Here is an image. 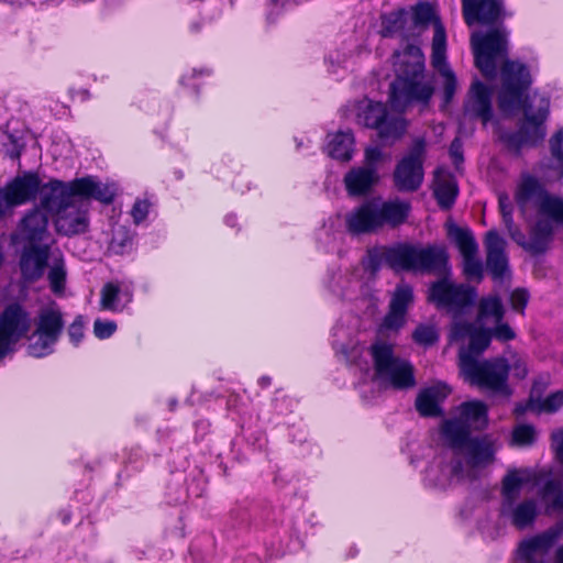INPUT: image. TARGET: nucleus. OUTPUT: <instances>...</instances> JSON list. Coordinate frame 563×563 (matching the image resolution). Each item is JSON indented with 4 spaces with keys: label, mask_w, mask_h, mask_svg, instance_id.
Returning a JSON list of instances; mask_svg holds the SVG:
<instances>
[{
    "label": "nucleus",
    "mask_w": 563,
    "mask_h": 563,
    "mask_svg": "<svg viewBox=\"0 0 563 563\" xmlns=\"http://www.w3.org/2000/svg\"><path fill=\"white\" fill-rule=\"evenodd\" d=\"M385 262L395 271L446 275L450 271L449 254L440 245L421 246L401 243L386 249L383 253Z\"/></svg>",
    "instance_id": "0eeeda50"
},
{
    "label": "nucleus",
    "mask_w": 563,
    "mask_h": 563,
    "mask_svg": "<svg viewBox=\"0 0 563 563\" xmlns=\"http://www.w3.org/2000/svg\"><path fill=\"white\" fill-rule=\"evenodd\" d=\"M394 67L396 79L390 85L391 107L401 112L411 103L427 106L433 95V86L424 79V55L415 44L395 52Z\"/></svg>",
    "instance_id": "39448f33"
},
{
    "label": "nucleus",
    "mask_w": 563,
    "mask_h": 563,
    "mask_svg": "<svg viewBox=\"0 0 563 563\" xmlns=\"http://www.w3.org/2000/svg\"><path fill=\"white\" fill-rule=\"evenodd\" d=\"M508 32L496 29L487 33H473L471 45L476 67L487 79H494L497 67L501 65V90L498 96L499 108L509 113L523 110V121L519 131L504 136L507 145L518 152L522 146L537 145L547 135L545 121L549 115L548 98L533 95L525 97L531 85V76L526 65L506 59L508 55Z\"/></svg>",
    "instance_id": "f257e3e1"
},
{
    "label": "nucleus",
    "mask_w": 563,
    "mask_h": 563,
    "mask_svg": "<svg viewBox=\"0 0 563 563\" xmlns=\"http://www.w3.org/2000/svg\"><path fill=\"white\" fill-rule=\"evenodd\" d=\"M559 490V485L556 482L550 479L548 481L543 488H542V497L543 498H547L548 496H550L551 494H554V493H558Z\"/></svg>",
    "instance_id": "864d4df0"
},
{
    "label": "nucleus",
    "mask_w": 563,
    "mask_h": 563,
    "mask_svg": "<svg viewBox=\"0 0 563 563\" xmlns=\"http://www.w3.org/2000/svg\"><path fill=\"white\" fill-rule=\"evenodd\" d=\"M150 211V202L147 200H136L131 209V216L134 223L139 224L145 220Z\"/></svg>",
    "instance_id": "49530a36"
},
{
    "label": "nucleus",
    "mask_w": 563,
    "mask_h": 563,
    "mask_svg": "<svg viewBox=\"0 0 563 563\" xmlns=\"http://www.w3.org/2000/svg\"><path fill=\"white\" fill-rule=\"evenodd\" d=\"M509 369L511 368L512 372H514V375L517 377V378H525L527 373H528V369H527V366H526V363L518 358L511 365H509Z\"/></svg>",
    "instance_id": "603ef678"
},
{
    "label": "nucleus",
    "mask_w": 563,
    "mask_h": 563,
    "mask_svg": "<svg viewBox=\"0 0 563 563\" xmlns=\"http://www.w3.org/2000/svg\"><path fill=\"white\" fill-rule=\"evenodd\" d=\"M534 481L533 473L527 468L510 470L501 482V515L510 519L518 529L531 526L538 515V504L534 499L517 503L522 487Z\"/></svg>",
    "instance_id": "6e6552de"
},
{
    "label": "nucleus",
    "mask_w": 563,
    "mask_h": 563,
    "mask_svg": "<svg viewBox=\"0 0 563 563\" xmlns=\"http://www.w3.org/2000/svg\"><path fill=\"white\" fill-rule=\"evenodd\" d=\"M450 155L453 159L454 165L459 168V165L463 162L462 155V142L460 139H454L450 146Z\"/></svg>",
    "instance_id": "3c124183"
},
{
    "label": "nucleus",
    "mask_w": 563,
    "mask_h": 563,
    "mask_svg": "<svg viewBox=\"0 0 563 563\" xmlns=\"http://www.w3.org/2000/svg\"><path fill=\"white\" fill-rule=\"evenodd\" d=\"M474 287L454 284L446 278L435 282L430 287L429 299L439 308L446 309L453 316L450 330L451 341L468 339V345L460 350V369L470 384L494 394L510 396L507 384L509 366L505 358L478 362L477 357L489 346L493 338L507 342L516 338L515 331L503 321L492 328H477L473 322H463L461 316L473 307L476 299Z\"/></svg>",
    "instance_id": "f03ea898"
},
{
    "label": "nucleus",
    "mask_w": 563,
    "mask_h": 563,
    "mask_svg": "<svg viewBox=\"0 0 563 563\" xmlns=\"http://www.w3.org/2000/svg\"><path fill=\"white\" fill-rule=\"evenodd\" d=\"M412 338L416 343L428 346L438 340V333L434 327L420 324L416 328Z\"/></svg>",
    "instance_id": "4c0bfd02"
},
{
    "label": "nucleus",
    "mask_w": 563,
    "mask_h": 563,
    "mask_svg": "<svg viewBox=\"0 0 563 563\" xmlns=\"http://www.w3.org/2000/svg\"><path fill=\"white\" fill-rule=\"evenodd\" d=\"M31 328L30 314L16 303L8 306L0 317V358L13 350Z\"/></svg>",
    "instance_id": "4468645a"
},
{
    "label": "nucleus",
    "mask_w": 563,
    "mask_h": 563,
    "mask_svg": "<svg viewBox=\"0 0 563 563\" xmlns=\"http://www.w3.org/2000/svg\"><path fill=\"white\" fill-rule=\"evenodd\" d=\"M48 247L33 246L21 256L20 267L24 279L33 282L38 279L47 265Z\"/></svg>",
    "instance_id": "393cba45"
},
{
    "label": "nucleus",
    "mask_w": 563,
    "mask_h": 563,
    "mask_svg": "<svg viewBox=\"0 0 563 563\" xmlns=\"http://www.w3.org/2000/svg\"><path fill=\"white\" fill-rule=\"evenodd\" d=\"M529 300V294L526 289H515L510 295V305L514 310L523 312Z\"/></svg>",
    "instance_id": "c03bdc74"
},
{
    "label": "nucleus",
    "mask_w": 563,
    "mask_h": 563,
    "mask_svg": "<svg viewBox=\"0 0 563 563\" xmlns=\"http://www.w3.org/2000/svg\"><path fill=\"white\" fill-rule=\"evenodd\" d=\"M115 330L117 323L114 321L97 319L93 323V333L100 340L110 338Z\"/></svg>",
    "instance_id": "a19ab883"
},
{
    "label": "nucleus",
    "mask_w": 563,
    "mask_h": 563,
    "mask_svg": "<svg viewBox=\"0 0 563 563\" xmlns=\"http://www.w3.org/2000/svg\"><path fill=\"white\" fill-rule=\"evenodd\" d=\"M563 405V390L549 395L539 405V410L554 412Z\"/></svg>",
    "instance_id": "79ce46f5"
},
{
    "label": "nucleus",
    "mask_w": 563,
    "mask_h": 563,
    "mask_svg": "<svg viewBox=\"0 0 563 563\" xmlns=\"http://www.w3.org/2000/svg\"><path fill=\"white\" fill-rule=\"evenodd\" d=\"M499 209L501 212L503 221L505 225L511 227L512 220V203L507 194L499 195L498 198Z\"/></svg>",
    "instance_id": "a18cd8bd"
},
{
    "label": "nucleus",
    "mask_w": 563,
    "mask_h": 563,
    "mask_svg": "<svg viewBox=\"0 0 563 563\" xmlns=\"http://www.w3.org/2000/svg\"><path fill=\"white\" fill-rule=\"evenodd\" d=\"M375 376L385 386L407 389L416 384L413 368L409 362L394 354V346L376 340L369 347Z\"/></svg>",
    "instance_id": "1a4fd4ad"
},
{
    "label": "nucleus",
    "mask_w": 563,
    "mask_h": 563,
    "mask_svg": "<svg viewBox=\"0 0 563 563\" xmlns=\"http://www.w3.org/2000/svg\"><path fill=\"white\" fill-rule=\"evenodd\" d=\"M258 383L262 387H267L271 384V378L267 376H263L260 378Z\"/></svg>",
    "instance_id": "6e6d98bb"
},
{
    "label": "nucleus",
    "mask_w": 563,
    "mask_h": 563,
    "mask_svg": "<svg viewBox=\"0 0 563 563\" xmlns=\"http://www.w3.org/2000/svg\"><path fill=\"white\" fill-rule=\"evenodd\" d=\"M552 232L553 228L549 220H539L531 231L527 251L533 254L543 253L551 241Z\"/></svg>",
    "instance_id": "72a5a7b5"
},
{
    "label": "nucleus",
    "mask_w": 563,
    "mask_h": 563,
    "mask_svg": "<svg viewBox=\"0 0 563 563\" xmlns=\"http://www.w3.org/2000/svg\"><path fill=\"white\" fill-rule=\"evenodd\" d=\"M186 77L181 78V84H185Z\"/></svg>",
    "instance_id": "13d9d810"
},
{
    "label": "nucleus",
    "mask_w": 563,
    "mask_h": 563,
    "mask_svg": "<svg viewBox=\"0 0 563 563\" xmlns=\"http://www.w3.org/2000/svg\"><path fill=\"white\" fill-rule=\"evenodd\" d=\"M354 136L349 131H339L328 135L327 153L334 159L347 162L353 156Z\"/></svg>",
    "instance_id": "c756f323"
},
{
    "label": "nucleus",
    "mask_w": 563,
    "mask_h": 563,
    "mask_svg": "<svg viewBox=\"0 0 563 563\" xmlns=\"http://www.w3.org/2000/svg\"><path fill=\"white\" fill-rule=\"evenodd\" d=\"M486 266L494 278H501L508 268V258L505 252L506 241L490 230L485 235Z\"/></svg>",
    "instance_id": "aec40b11"
},
{
    "label": "nucleus",
    "mask_w": 563,
    "mask_h": 563,
    "mask_svg": "<svg viewBox=\"0 0 563 563\" xmlns=\"http://www.w3.org/2000/svg\"><path fill=\"white\" fill-rule=\"evenodd\" d=\"M406 9L413 36L420 35V33L424 31L430 24L433 25L434 33L437 32L438 24L443 26L438 15L435 5L428 1H420L415 5Z\"/></svg>",
    "instance_id": "b1692460"
},
{
    "label": "nucleus",
    "mask_w": 563,
    "mask_h": 563,
    "mask_svg": "<svg viewBox=\"0 0 563 563\" xmlns=\"http://www.w3.org/2000/svg\"><path fill=\"white\" fill-rule=\"evenodd\" d=\"M562 531L563 519L558 526L523 541L518 550L519 559L522 563H545L549 552L561 538Z\"/></svg>",
    "instance_id": "2eb2a0df"
},
{
    "label": "nucleus",
    "mask_w": 563,
    "mask_h": 563,
    "mask_svg": "<svg viewBox=\"0 0 563 563\" xmlns=\"http://www.w3.org/2000/svg\"><path fill=\"white\" fill-rule=\"evenodd\" d=\"M378 179L379 177L376 168L358 166L352 168L344 176V184L351 196H362L367 194Z\"/></svg>",
    "instance_id": "a878e982"
},
{
    "label": "nucleus",
    "mask_w": 563,
    "mask_h": 563,
    "mask_svg": "<svg viewBox=\"0 0 563 563\" xmlns=\"http://www.w3.org/2000/svg\"><path fill=\"white\" fill-rule=\"evenodd\" d=\"M383 151L377 146L367 147L364 154V167L376 168L377 164L384 159Z\"/></svg>",
    "instance_id": "37998d69"
},
{
    "label": "nucleus",
    "mask_w": 563,
    "mask_h": 563,
    "mask_svg": "<svg viewBox=\"0 0 563 563\" xmlns=\"http://www.w3.org/2000/svg\"><path fill=\"white\" fill-rule=\"evenodd\" d=\"M48 218L45 212L34 209L27 213L20 225L23 238L30 242L41 241L46 232Z\"/></svg>",
    "instance_id": "2f4dec72"
},
{
    "label": "nucleus",
    "mask_w": 563,
    "mask_h": 563,
    "mask_svg": "<svg viewBox=\"0 0 563 563\" xmlns=\"http://www.w3.org/2000/svg\"><path fill=\"white\" fill-rule=\"evenodd\" d=\"M552 232L553 228L549 220H539L531 231L527 251L533 254L543 253L551 241Z\"/></svg>",
    "instance_id": "473e14b6"
},
{
    "label": "nucleus",
    "mask_w": 563,
    "mask_h": 563,
    "mask_svg": "<svg viewBox=\"0 0 563 563\" xmlns=\"http://www.w3.org/2000/svg\"><path fill=\"white\" fill-rule=\"evenodd\" d=\"M35 325V331L27 345V353L34 357H43L53 352V346L64 328L63 316L58 307L52 303L41 309Z\"/></svg>",
    "instance_id": "ddd939ff"
},
{
    "label": "nucleus",
    "mask_w": 563,
    "mask_h": 563,
    "mask_svg": "<svg viewBox=\"0 0 563 563\" xmlns=\"http://www.w3.org/2000/svg\"><path fill=\"white\" fill-rule=\"evenodd\" d=\"M493 89L479 80L472 84L470 98L466 104L467 111L479 118L486 124L493 115L492 112Z\"/></svg>",
    "instance_id": "4be33fe9"
},
{
    "label": "nucleus",
    "mask_w": 563,
    "mask_h": 563,
    "mask_svg": "<svg viewBox=\"0 0 563 563\" xmlns=\"http://www.w3.org/2000/svg\"><path fill=\"white\" fill-rule=\"evenodd\" d=\"M117 194L114 184L87 176L70 183L52 180L42 187L41 205L56 213V230L64 235L85 233L89 227V199L109 205Z\"/></svg>",
    "instance_id": "20e7f679"
},
{
    "label": "nucleus",
    "mask_w": 563,
    "mask_h": 563,
    "mask_svg": "<svg viewBox=\"0 0 563 563\" xmlns=\"http://www.w3.org/2000/svg\"><path fill=\"white\" fill-rule=\"evenodd\" d=\"M235 220H236V219H235V217H234V216H227V218H225V222H227V224H229V225H231V227H233V225L235 224Z\"/></svg>",
    "instance_id": "4d7b16f0"
},
{
    "label": "nucleus",
    "mask_w": 563,
    "mask_h": 563,
    "mask_svg": "<svg viewBox=\"0 0 563 563\" xmlns=\"http://www.w3.org/2000/svg\"><path fill=\"white\" fill-rule=\"evenodd\" d=\"M505 308L498 296L483 297L478 302V313L476 319L477 328H486V324H494L503 321Z\"/></svg>",
    "instance_id": "7c9ffc66"
},
{
    "label": "nucleus",
    "mask_w": 563,
    "mask_h": 563,
    "mask_svg": "<svg viewBox=\"0 0 563 563\" xmlns=\"http://www.w3.org/2000/svg\"><path fill=\"white\" fill-rule=\"evenodd\" d=\"M432 66L443 78L444 101L449 103L457 87V80L453 70L446 64V33L444 26L437 25V32L432 38Z\"/></svg>",
    "instance_id": "dca6fc26"
},
{
    "label": "nucleus",
    "mask_w": 563,
    "mask_h": 563,
    "mask_svg": "<svg viewBox=\"0 0 563 563\" xmlns=\"http://www.w3.org/2000/svg\"><path fill=\"white\" fill-rule=\"evenodd\" d=\"M433 194L442 209L451 208L459 194L454 176L444 167L434 170Z\"/></svg>",
    "instance_id": "5701e85b"
},
{
    "label": "nucleus",
    "mask_w": 563,
    "mask_h": 563,
    "mask_svg": "<svg viewBox=\"0 0 563 563\" xmlns=\"http://www.w3.org/2000/svg\"><path fill=\"white\" fill-rule=\"evenodd\" d=\"M412 302V287L405 283L398 284L389 302V311L380 325V331L399 330L405 324L407 310Z\"/></svg>",
    "instance_id": "a211bd4d"
},
{
    "label": "nucleus",
    "mask_w": 563,
    "mask_h": 563,
    "mask_svg": "<svg viewBox=\"0 0 563 563\" xmlns=\"http://www.w3.org/2000/svg\"><path fill=\"white\" fill-rule=\"evenodd\" d=\"M515 200L522 212L533 208L540 216L563 224V198L550 196L536 177L522 175Z\"/></svg>",
    "instance_id": "9d476101"
},
{
    "label": "nucleus",
    "mask_w": 563,
    "mask_h": 563,
    "mask_svg": "<svg viewBox=\"0 0 563 563\" xmlns=\"http://www.w3.org/2000/svg\"><path fill=\"white\" fill-rule=\"evenodd\" d=\"M357 124L375 129L382 139H398L406 130V121L400 115H389L384 103L364 98L354 104Z\"/></svg>",
    "instance_id": "9b49d317"
},
{
    "label": "nucleus",
    "mask_w": 563,
    "mask_h": 563,
    "mask_svg": "<svg viewBox=\"0 0 563 563\" xmlns=\"http://www.w3.org/2000/svg\"><path fill=\"white\" fill-rule=\"evenodd\" d=\"M382 34L383 36L399 35L404 38L413 36L406 8L398 9L383 16Z\"/></svg>",
    "instance_id": "c85d7f7f"
},
{
    "label": "nucleus",
    "mask_w": 563,
    "mask_h": 563,
    "mask_svg": "<svg viewBox=\"0 0 563 563\" xmlns=\"http://www.w3.org/2000/svg\"><path fill=\"white\" fill-rule=\"evenodd\" d=\"M360 286V280L354 273H335L330 280L329 287L331 291L338 296H349L351 290Z\"/></svg>",
    "instance_id": "f704fd0d"
},
{
    "label": "nucleus",
    "mask_w": 563,
    "mask_h": 563,
    "mask_svg": "<svg viewBox=\"0 0 563 563\" xmlns=\"http://www.w3.org/2000/svg\"><path fill=\"white\" fill-rule=\"evenodd\" d=\"M534 428L528 424H520L512 431V441L518 445H530L534 442Z\"/></svg>",
    "instance_id": "ea45409f"
},
{
    "label": "nucleus",
    "mask_w": 563,
    "mask_h": 563,
    "mask_svg": "<svg viewBox=\"0 0 563 563\" xmlns=\"http://www.w3.org/2000/svg\"><path fill=\"white\" fill-rule=\"evenodd\" d=\"M409 202L393 199H372L363 202L345 216L346 229L352 234H366L378 231L385 225L396 228L409 216Z\"/></svg>",
    "instance_id": "423d86ee"
},
{
    "label": "nucleus",
    "mask_w": 563,
    "mask_h": 563,
    "mask_svg": "<svg viewBox=\"0 0 563 563\" xmlns=\"http://www.w3.org/2000/svg\"><path fill=\"white\" fill-rule=\"evenodd\" d=\"M463 15L467 25L475 22L494 24L505 16L500 0H462Z\"/></svg>",
    "instance_id": "6ab92c4d"
},
{
    "label": "nucleus",
    "mask_w": 563,
    "mask_h": 563,
    "mask_svg": "<svg viewBox=\"0 0 563 563\" xmlns=\"http://www.w3.org/2000/svg\"><path fill=\"white\" fill-rule=\"evenodd\" d=\"M454 242L463 257V272L468 278L478 280L483 277V264L478 258V244L468 229L455 228L452 232Z\"/></svg>",
    "instance_id": "f3484780"
},
{
    "label": "nucleus",
    "mask_w": 563,
    "mask_h": 563,
    "mask_svg": "<svg viewBox=\"0 0 563 563\" xmlns=\"http://www.w3.org/2000/svg\"><path fill=\"white\" fill-rule=\"evenodd\" d=\"M42 190L40 179L34 174H27L15 178L7 188L9 199L13 206L23 205L33 200Z\"/></svg>",
    "instance_id": "bb28decb"
},
{
    "label": "nucleus",
    "mask_w": 563,
    "mask_h": 563,
    "mask_svg": "<svg viewBox=\"0 0 563 563\" xmlns=\"http://www.w3.org/2000/svg\"><path fill=\"white\" fill-rule=\"evenodd\" d=\"M426 155L424 139L416 137L394 169L393 180L398 191L415 192L421 187L424 179Z\"/></svg>",
    "instance_id": "f8f14e48"
},
{
    "label": "nucleus",
    "mask_w": 563,
    "mask_h": 563,
    "mask_svg": "<svg viewBox=\"0 0 563 563\" xmlns=\"http://www.w3.org/2000/svg\"><path fill=\"white\" fill-rule=\"evenodd\" d=\"M450 391V388L443 383L423 388L416 399L417 411L423 417L441 416V404L449 396Z\"/></svg>",
    "instance_id": "412c9836"
},
{
    "label": "nucleus",
    "mask_w": 563,
    "mask_h": 563,
    "mask_svg": "<svg viewBox=\"0 0 563 563\" xmlns=\"http://www.w3.org/2000/svg\"><path fill=\"white\" fill-rule=\"evenodd\" d=\"M550 147L552 156L555 159L563 162V130H560L551 137Z\"/></svg>",
    "instance_id": "de8ad7c7"
},
{
    "label": "nucleus",
    "mask_w": 563,
    "mask_h": 563,
    "mask_svg": "<svg viewBox=\"0 0 563 563\" xmlns=\"http://www.w3.org/2000/svg\"><path fill=\"white\" fill-rule=\"evenodd\" d=\"M457 416L444 420L441 434L445 442L454 450L450 463L440 467L441 475L437 476V468L427 470V479L438 487H445L453 479L473 478L475 470L492 463L494 457L493 444L486 438H471V429H482L487 423V407L479 400L461 404L456 409Z\"/></svg>",
    "instance_id": "7ed1b4c3"
},
{
    "label": "nucleus",
    "mask_w": 563,
    "mask_h": 563,
    "mask_svg": "<svg viewBox=\"0 0 563 563\" xmlns=\"http://www.w3.org/2000/svg\"><path fill=\"white\" fill-rule=\"evenodd\" d=\"M48 280L51 289L54 294L62 295L64 292L66 283V269L62 258H56L51 265L48 271Z\"/></svg>",
    "instance_id": "e433bc0d"
},
{
    "label": "nucleus",
    "mask_w": 563,
    "mask_h": 563,
    "mask_svg": "<svg viewBox=\"0 0 563 563\" xmlns=\"http://www.w3.org/2000/svg\"><path fill=\"white\" fill-rule=\"evenodd\" d=\"M68 334L70 341L75 345H78L84 338V323L81 321V317L76 318L75 321L69 325Z\"/></svg>",
    "instance_id": "09e8293b"
},
{
    "label": "nucleus",
    "mask_w": 563,
    "mask_h": 563,
    "mask_svg": "<svg viewBox=\"0 0 563 563\" xmlns=\"http://www.w3.org/2000/svg\"><path fill=\"white\" fill-rule=\"evenodd\" d=\"M132 247V234L125 225L115 224L112 229V239L109 251L114 254H124Z\"/></svg>",
    "instance_id": "c9c22d12"
},
{
    "label": "nucleus",
    "mask_w": 563,
    "mask_h": 563,
    "mask_svg": "<svg viewBox=\"0 0 563 563\" xmlns=\"http://www.w3.org/2000/svg\"><path fill=\"white\" fill-rule=\"evenodd\" d=\"M132 290L119 284L108 283L100 292V309L111 312L122 311L132 301Z\"/></svg>",
    "instance_id": "cd10ccee"
},
{
    "label": "nucleus",
    "mask_w": 563,
    "mask_h": 563,
    "mask_svg": "<svg viewBox=\"0 0 563 563\" xmlns=\"http://www.w3.org/2000/svg\"><path fill=\"white\" fill-rule=\"evenodd\" d=\"M552 440L555 443L558 455L563 461V427L552 433ZM549 508L552 510L563 509V493H558Z\"/></svg>",
    "instance_id": "58836bf2"
},
{
    "label": "nucleus",
    "mask_w": 563,
    "mask_h": 563,
    "mask_svg": "<svg viewBox=\"0 0 563 563\" xmlns=\"http://www.w3.org/2000/svg\"><path fill=\"white\" fill-rule=\"evenodd\" d=\"M508 230L509 235L511 239L518 243L520 246H522L525 250H527V245L529 243V240L526 239L525 234L515 225L514 220H511V227L505 225Z\"/></svg>",
    "instance_id": "8fccbe9b"
},
{
    "label": "nucleus",
    "mask_w": 563,
    "mask_h": 563,
    "mask_svg": "<svg viewBox=\"0 0 563 563\" xmlns=\"http://www.w3.org/2000/svg\"><path fill=\"white\" fill-rule=\"evenodd\" d=\"M13 207L11 200L9 199V195L5 191H0V214H3L8 209Z\"/></svg>",
    "instance_id": "5fc2aeb1"
}]
</instances>
